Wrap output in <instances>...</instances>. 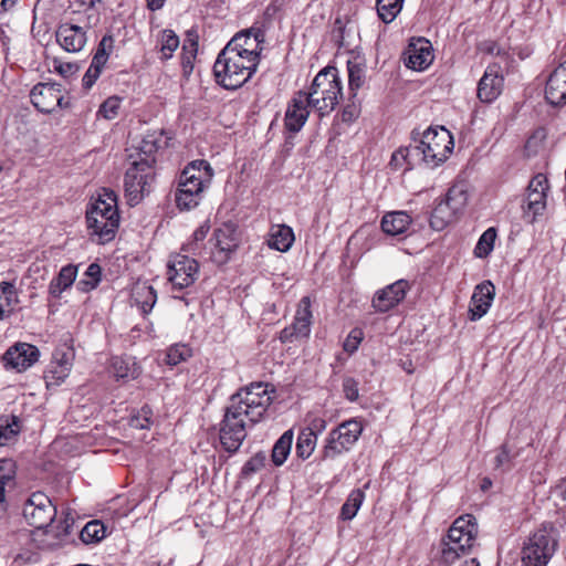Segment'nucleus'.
Returning a JSON list of instances; mask_svg holds the SVG:
<instances>
[{
  "label": "nucleus",
  "instance_id": "58836bf2",
  "mask_svg": "<svg viewBox=\"0 0 566 566\" xmlns=\"http://www.w3.org/2000/svg\"><path fill=\"white\" fill-rule=\"evenodd\" d=\"M419 154L418 148L413 147V145L399 148L392 154L390 165L396 169L400 168L403 163H407L409 166L417 165L420 163Z\"/></svg>",
  "mask_w": 566,
  "mask_h": 566
},
{
  "label": "nucleus",
  "instance_id": "69168bd1",
  "mask_svg": "<svg viewBox=\"0 0 566 566\" xmlns=\"http://www.w3.org/2000/svg\"><path fill=\"white\" fill-rule=\"evenodd\" d=\"M56 69L57 72L64 77H67L77 71V66L72 63H61Z\"/></svg>",
  "mask_w": 566,
  "mask_h": 566
},
{
  "label": "nucleus",
  "instance_id": "8fccbe9b",
  "mask_svg": "<svg viewBox=\"0 0 566 566\" xmlns=\"http://www.w3.org/2000/svg\"><path fill=\"white\" fill-rule=\"evenodd\" d=\"M85 274L90 280L80 281V284L83 285V290L90 291V290L95 289L101 281V274H102L101 266L97 263H91L88 265Z\"/></svg>",
  "mask_w": 566,
  "mask_h": 566
},
{
  "label": "nucleus",
  "instance_id": "bf43d9fd",
  "mask_svg": "<svg viewBox=\"0 0 566 566\" xmlns=\"http://www.w3.org/2000/svg\"><path fill=\"white\" fill-rule=\"evenodd\" d=\"M512 458L513 455L511 454V449L509 448L507 444H503L501 447L499 454L495 457V467L502 468L509 464Z\"/></svg>",
  "mask_w": 566,
  "mask_h": 566
},
{
  "label": "nucleus",
  "instance_id": "f3484780",
  "mask_svg": "<svg viewBox=\"0 0 566 566\" xmlns=\"http://www.w3.org/2000/svg\"><path fill=\"white\" fill-rule=\"evenodd\" d=\"M410 290L406 280H398L376 292L373 297V307L376 312L386 313L397 306Z\"/></svg>",
  "mask_w": 566,
  "mask_h": 566
},
{
  "label": "nucleus",
  "instance_id": "de8ad7c7",
  "mask_svg": "<svg viewBox=\"0 0 566 566\" xmlns=\"http://www.w3.org/2000/svg\"><path fill=\"white\" fill-rule=\"evenodd\" d=\"M74 357V349L71 346L63 344L55 348L53 353V364L71 370Z\"/></svg>",
  "mask_w": 566,
  "mask_h": 566
},
{
  "label": "nucleus",
  "instance_id": "ddd939ff",
  "mask_svg": "<svg viewBox=\"0 0 566 566\" xmlns=\"http://www.w3.org/2000/svg\"><path fill=\"white\" fill-rule=\"evenodd\" d=\"M211 261L218 265L227 263L240 243L239 233L232 223H226L214 231L210 239Z\"/></svg>",
  "mask_w": 566,
  "mask_h": 566
},
{
  "label": "nucleus",
  "instance_id": "a19ab883",
  "mask_svg": "<svg viewBox=\"0 0 566 566\" xmlns=\"http://www.w3.org/2000/svg\"><path fill=\"white\" fill-rule=\"evenodd\" d=\"M248 29L239 31L223 50H231V56L248 61Z\"/></svg>",
  "mask_w": 566,
  "mask_h": 566
},
{
  "label": "nucleus",
  "instance_id": "603ef678",
  "mask_svg": "<svg viewBox=\"0 0 566 566\" xmlns=\"http://www.w3.org/2000/svg\"><path fill=\"white\" fill-rule=\"evenodd\" d=\"M150 416L151 410L148 407H144L136 416L132 417L129 424L136 429H147L151 423Z\"/></svg>",
  "mask_w": 566,
  "mask_h": 566
},
{
  "label": "nucleus",
  "instance_id": "72a5a7b5",
  "mask_svg": "<svg viewBox=\"0 0 566 566\" xmlns=\"http://www.w3.org/2000/svg\"><path fill=\"white\" fill-rule=\"evenodd\" d=\"M293 437V430H286L273 446L271 458L276 467L282 465L286 461L291 452Z\"/></svg>",
  "mask_w": 566,
  "mask_h": 566
},
{
  "label": "nucleus",
  "instance_id": "f704fd0d",
  "mask_svg": "<svg viewBox=\"0 0 566 566\" xmlns=\"http://www.w3.org/2000/svg\"><path fill=\"white\" fill-rule=\"evenodd\" d=\"M405 0H376L379 19L384 23L392 22L402 10Z\"/></svg>",
  "mask_w": 566,
  "mask_h": 566
},
{
  "label": "nucleus",
  "instance_id": "774afa93",
  "mask_svg": "<svg viewBox=\"0 0 566 566\" xmlns=\"http://www.w3.org/2000/svg\"><path fill=\"white\" fill-rule=\"evenodd\" d=\"M556 490L558 492V495L566 501V478L560 480L558 485L556 486Z\"/></svg>",
  "mask_w": 566,
  "mask_h": 566
},
{
  "label": "nucleus",
  "instance_id": "5701e85b",
  "mask_svg": "<svg viewBox=\"0 0 566 566\" xmlns=\"http://www.w3.org/2000/svg\"><path fill=\"white\" fill-rule=\"evenodd\" d=\"M55 36L57 43L70 53L80 52L87 41L85 28L71 22L61 23Z\"/></svg>",
  "mask_w": 566,
  "mask_h": 566
},
{
  "label": "nucleus",
  "instance_id": "473e14b6",
  "mask_svg": "<svg viewBox=\"0 0 566 566\" xmlns=\"http://www.w3.org/2000/svg\"><path fill=\"white\" fill-rule=\"evenodd\" d=\"M15 286L10 282L0 283V321L9 317L18 304Z\"/></svg>",
  "mask_w": 566,
  "mask_h": 566
},
{
  "label": "nucleus",
  "instance_id": "423d86ee",
  "mask_svg": "<svg viewBox=\"0 0 566 566\" xmlns=\"http://www.w3.org/2000/svg\"><path fill=\"white\" fill-rule=\"evenodd\" d=\"M242 392L248 395V387H243L231 397V406L220 429V442L228 452H235L247 437L245 419L248 418V403L242 399L237 401Z\"/></svg>",
  "mask_w": 566,
  "mask_h": 566
},
{
  "label": "nucleus",
  "instance_id": "2eb2a0df",
  "mask_svg": "<svg viewBox=\"0 0 566 566\" xmlns=\"http://www.w3.org/2000/svg\"><path fill=\"white\" fill-rule=\"evenodd\" d=\"M313 314L310 296H303L295 312L293 323L280 332L279 339L282 343H292L296 339L307 338L311 334Z\"/></svg>",
  "mask_w": 566,
  "mask_h": 566
},
{
  "label": "nucleus",
  "instance_id": "5fc2aeb1",
  "mask_svg": "<svg viewBox=\"0 0 566 566\" xmlns=\"http://www.w3.org/2000/svg\"><path fill=\"white\" fill-rule=\"evenodd\" d=\"M102 71V66L91 63L90 67L87 69L86 73L82 78L83 87L86 90L91 88L99 77Z\"/></svg>",
  "mask_w": 566,
  "mask_h": 566
},
{
  "label": "nucleus",
  "instance_id": "bb28decb",
  "mask_svg": "<svg viewBox=\"0 0 566 566\" xmlns=\"http://www.w3.org/2000/svg\"><path fill=\"white\" fill-rule=\"evenodd\" d=\"M15 463L11 459L0 460V518L4 517L8 510L6 497L7 489L15 485Z\"/></svg>",
  "mask_w": 566,
  "mask_h": 566
},
{
  "label": "nucleus",
  "instance_id": "aec40b11",
  "mask_svg": "<svg viewBox=\"0 0 566 566\" xmlns=\"http://www.w3.org/2000/svg\"><path fill=\"white\" fill-rule=\"evenodd\" d=\"M310 103L306 101L305 92L298 91L287 105L284 126L290 133L300 132L310 116Z\"/></svg>",
  "mask_w": 566,
  "mask_h": 566
},
{
  "label": "nucleus",
  "instance_id": "c03bdc74",
  "mask_svg": "<svg viewBox=\"0 0 566 566\" xmlns=\"http://www.w3.org/2000/svg\"><path fill=\"white\" fill-rule=\"evenodd\" d=\"M179 46V38L172 30H164L160 38V53L164 60L172 56V53Z\"/></svg>",
  "mask_w": 566,
  "mask_h": 566
},
{
  "label": "nucleus",
  "instance_id": "6ab92c4d",
  "mask_svg": "<svg viewBox=\"0 0 566 566\" xmlns=\"http://www.w3.org/2000/svg\"><path fill=\"white\" fill-rule=\"evenodd\" d=\"M504 76L499 64H490L478 84V97L483 103L495 101L502 93Z\"/></svg>",
  "mask_w": 566,
  "mask_h": 566
},
{
  "label": "nucleus",
  "instance_id": "6e6d98bb",
  "mask_svg": "<svg viewBox=\"0 0 566 566\" xmlns=\"http://www.w3.org/2000/svg\"><path fill=\"white\" fill-rule=\"evenodd\" d=\"M343 391L349 401H356L359 397L358 384L354 378H345L343 380Z\"/></svg>",
  "mask_w": 566,
  "mask_h": 566
},
{
  "label": "nucleus",
  "instance_id": "9d476101",
  "mask_svg": "<svg viewBox=\"0 0 566 566\" xmlns=\"http://www.w3.org/2000/svg\"><path fill=\"white\" fill-rule=\"evenodd\" d=\"M154 180V171L150 160L142 158L132 164L124 177L125 197L129 206H136L143 199L147 187Z\"/></svg>",
  "mask_w": 566,
  "mask_h": 566
},
{
  "label": "nucleus",
  "instance_id": "f257e3e1",
  "mask_svg": "<svg viewBox=\"0 0 566 566\" xmlns=\"http://www.w3.org/2000/svg\"><path fill=\"white\" fill-rule=\"evenodd\" d=\"M86 223L90 237L98 244L115 239L119 227L117 195L114 190L103 188L95 201L86 210Z\"/></svg>",
  "mask_w": 566,
  "mask_h": 566
},
{
  "label": "nucleus",
  "instance_id": "c9c22d12",
  "mask_svg": "<svg viewBox=\"0 0 566 566\" xmlns=\"http://www.w3.org/2000/svg\"><path fill=\"white\" fill-rule=\"evenodd\" d=\"M365 493L360 489L353 490L340 510V517L344 521L353 520L360 509Z\"/></svg>",
  "mask_w": 566,
  "mask_h": 566
},
{
  "label": "nucleus",
  "instance_id": "052dcab7",
  "mask_svg": "<svg viewBox=\"0 0 566 566\" xmlns=\"http://www.w3.org/2000/svg\"><path fill=\"white\" fill-rule=\"evenodd\" d=\"M157 149H158V144L155 139L146 138L143 140L142 146H140V151L147 156L146 158L150 160L151 165L155 160L151 159L150 156L154 153H156Z\"/></svg>",
  "mask_w": 566,
  "mask_h": 566
},
{
  "label": "nucleus",
  "instance_id": "f8f14e48",
  "mask_svg": "<svg viewBox=\"0 0 566 566\" xmlns=\"http://www.w3.org/2000/svg\"><path fill=\"white\" fill-rule=\"evenodd\" d=\"M23 516L30 525L42 530L55 520L56 506L43 492H34L23 505Z\"/></svg>",
  "mask_w": 566,
  "mask_h": 566
},
{
  "label": "nucleus",
  "instance_id": "7c9ffc66",
  "mask_svg": "<svg viewBox=\"0 0 566 566\" xmlns=\"http://www.w3.org/2000/svg\"><path fill=\"white\" fill-rule=\"evenodd\" d=\"M77 268L67 264L63 266L59 274L50 282L49 293L53 297H59L63 291L69 289L76 279Z\"/></svg>",
  "mask_w": 566,
  "mask_h": 566
},
{
  "label": "nucleus",
  "instance_id": "2f4dec72",
  "mask_svg": "<svg viewBox=\"0 0 566 566\" xmlns=\"http://www.w3.org/2000/svg\"><path fill=\"white\" fill-rule=\"evenodd\" d=\"M135 304L139 307L144 315L153 310L157 301V294L153 286L147 284H137L132 293Z\"/></svg>",
  "mask_w": 566,
  "mask_h": 566
},
{
  "label": "nucleus",
  "instance_id": "e433bc0d",
  "mask_svg": "<svg viewBox=\"0 0 566 566\" xmlns=\"http://www.w3.org/2000/svg\"><path fill=\"white\" fill-rule=\"evenodd\" d=\"M20 432V420L17 416L0 418V446L8 444Z\"/></svg>",
  "mask_w": 566,
  "mask_h": 566
},
{
  "label": "nucleus",
  "instance_id": "0e129e2a",
  "mask_svg": "<svg viewBox=\"0 0 566 566\" xmlns=\"http://www.w3.org/2000/svg\"><path fill=\"white\" fill-rule=\"evenodd\" d=\"M358 116V108L356 105H346L342 112L343 122H352Z\"/></svg>",
  "mask_w": 566,
  "mask_h": 566
},
{
  "label": "nucleus",
  "instance_id": "393cba45",
  "mask_svg": "<svg viewBox=\"0 0 566 566\" xmlns=\"http://www.w3.org/2000/svg\"><path fill=\"white\" fill-rule=\"evenodd\" d=\"M545 97L549 104L555 106L566 104V61L549 75L546 82Z\"/></svg>",
  "mask_w": 566,
  "mask_h": 566
},
{
  "label": "nucleus",
  "instance_id": "f03ea898",
  "mask_svg": "<svg viewBox=\"0 0 566 566\" xmlns=\"http://www.w3.org/2000/svg\"><path fill=\"white\" fill-rule=\"evenodd\" d=\"M212 175V168L206 160H196L189 164L179 177L175 193L177 207L181 210L196 208L201 201Z\"/></svg>",
  "mask_w": 566,
  "mask_h": 566
},
{
  "label": "nucleus",
  "instance_id": "9b49d317",
  "mask_svg": "<svg viewBox=\"0 0 566 566\" xmlns=\"http://www.w3.org/2000/svg\"><path fill=\"white\" fill-rule=\"evenodd\" d=\"M467 201L468 196L462 187H451L447 192L446 199L440 201L431 213V228L437 231L443 230L455 220L457 214L465 207Z\"/></svg>",
  "mask_w": 566,
  "mask_h": 566
},
{
  "label": "nucleus",
  "instance_id": "20e7f679",
  "mask_svg": "<svg viewBox=\"0 0 566 566\" xmlns=\"http://www.w3.org/2000/svg\"><path fill=\"white\" fill-rule=\"evenodd\" d=\"M343 95L342 81L335 66H326L314 77L306 101L316 109L319 116L333 112Z\"/></svg>",
  "mask_w": 566,
  "mask_h": 566
},
{
  "label": "nucleus",
  "instance_id": "3c124183",
  "mask_svg": "<svg viewBox=\"0 0 566 566\" xmlns=\"http://www.w3.org/2000/svg\"><path fill=\"white\" fill-rule=\"evenodd\" d=\"M70 369L53 364L45 373V380L48 385H60L67 376Z\"/></svg>",
  "mask_w": 566,
  "mask_h": 566
},
{
  "label": "nucleus",
  "instance_id": "49530a36",
  "mask_svg": "<svg viewBox=\"0 0 566 566\" xmlns=\"http://www.w3.org/2000/svg\"><path fill=\"white\" fill-rule=\"evenodd\" d=\"M191 356V349L185 344H176L168 348L166 363L176 366Z\"/></svg>",
  "mask_w": 566,
  "mask_h": 566
},
{
  "label": "nucleus",
  "instance_id": "dca6fc26",
  "mask_svg": "<svg viewBox=\"0 0 566 566\" xmlns=\"http://www.w3.org/2000/svg\"><path fill=\"white\" fill-rule=\"evenodd\" d=\"M31 102L36 109L42 113H52L56 107H67L69 103L64 102L62 86L56 83H39L30 93Z\"/></svg>",
  "mask_w": 566,
  "mask_h": 566
},
{
  "label": "nucleus",
  "instance_id": "6e6552de",
  "mask_svg": "<svg viewBox=\"0 0 566 566\" xmlns=\"http://www.w3.org/2000/svg\"><path fill=\"white\" fill-rule=\"evenodd\" d=\"M364 427L357 419L343 421L338 427L332 429L323 447L324 459H335L348 452L361 436Z\"/></svg>",
  "mask_w": 566,
  "mask_h": 566
},
{
  "label": "nucleus",
  "instance_id": "338daca9",
  "mask_svg": "<svg viewBox=\"0 0 566 566\" xmlns=\"http://www.w3.org/2000/svg\"><path fill=\"white\" fill-rule=\"evenodd\" d=\"M210 227L208 224H201L195 232H193V241L195 243H198L199 241H203L209 232Z\"/></svg>",
  "mask_w": 566,
  "mask_h": 566
},
{
  "label": "nucleus",
  "instance_id": "c756f323",
  "mask_svg": "<svg viewBox=\"0 0 566 566\" xmlns=\"http://www.w3.org/2000/svg\"><path fill=\"white\" fill-rule=\"evenodd\" d=\"M411 223V218L403 211L388 212L382 217L381 229L389 235L403 233Z\"/></svg>",
  "mask_w": 566,
  "mask_h": 566
},
{
  "label": "nucleus",
  "instance_id": "09e8293b",
  "mask_svg": "<svg viewBox=\"0 0 566 566\" xmlns=\"http://www.w3.org/2000/svg\"><path fill=\"white\" fill-rule=\"evenodd\" d=\"M122 99L118 96H111L99 106L98 114L106 119H113L117 116Z\"/></svg>",
  "mask_w": 566,
  "mask_h": 566
},
{
  "label": "nucleus",
  "instance_id": "c85d7f7f",
  "mask_svg": "<svg viewBox=\"0 0 566 566\" xmlns=\"http://www.w3.org/2000/svg\"><path fill=\"white\" fill-rule=\"evenodd\" d=\"M112 370L117 380L128 381L136 379L140 374V368L134 357L120 356L112 358Z\"/></svg>",
  "mask_w": 566,
  "mask_h": 566
},
{
  "label": "nucleus",
  "instance_id": "a211bd4d",
  "mask_svg": "<svg viewBox=\"0 0 566 566\" xmlns=\"http://www.w3.org/2000/svg\"><path fill=\"white\" fill-rule=\"evenodd\" d=\"M406 66L415 71L426 70L433 61L432 44L424 38L412 39L405 53Z\"/></svg>",
  "mask_w": 566,
  "mask_h": 566
},
{
  "label": "nucleus",
  "instance_id": "cd10ccee",
  "mask_svg": "<svg viewBox=\"0 0 566 566\" xmlns=\"http://www.w3.org/2000/svg\"><path fill=\"white\" fill-rule=\"evenodd\" d=\"M294 232L291 227L279 224L271 228L268 240V250L287 252L294 242Z\"/></svg>",
  "mask_w": 566,
  "mask_h": 566
},
{
  "label": "nucleus",
  "instance_id": "a18cd8bd",
  "mask_svg": "<svg viewBox=\"0 0 566 566\" xmlns=\"http://www.w3.org/2000/svg\"><path fill=\"white\" fill-rule=\"evenodd\" d=\"M348 85L353 96H356V92L363 86L365 82V71L358 63L348 61Z\"/></svg>",
  "mask_w": 566,
  "mask_h": 566
},
{
  "label": "nucleus",
  "instance_id": "4c0bfd02",
  "mask_svg": "<svg viewBox=\"0 0 566 566\" xmlns=\"http://www.w3.org/2000/svg\"><path fill=\"white\" fill-rule=\"evenodd\" d=\"M106 535L104 524L98 520H93L85 524L80 533V538L84 544L101 542Z\"/></svg>",
  "mask_w": 566,
  "mask_h": 566
},
{
  "label": "nucleus",
  "instance_id": "39448f33",
  "mask_svg": "<svg viewBox=\"0 0 566 566\" xmlns=\"http://www.w3.org/2000/svg\"><path fill=\"white\" fill-rule=\"evenodd\" d=\"M559 532L549 522L543 523L530 535L522 547L524 566H546L558 546Z\"/></svg>",
  "mask_w": 566,
  "mask_h": 566
},
{
  "label": "nucleus",
  "instance_id": "412c9836",
  "mask_svg": "<svg viewBox=\"0 0 566 566\" xmlns=\"http://www.w3.org/2000/svg\"><path fill=\"white\" fill-rule=\"evenodd\" d=\"M547 190L548 180L543 174H537L530 181L525 202L527 211L533 214L532 221L545 211Z\"/></svg>",
  "mask_w": 566,
  "mask_h": 566
},
{
  "label": "nucleus",
  "instance_id": "e2e57ef3",
  "mask_svg": "<svg viewBox=\"0 0 566 566\" xmlns=\"http://www.w3.org/2000/svg\"><path fill=\"white\" fill-rule=\"evenodd\" d=\"M266 461L264 452H258L250 459V472L261 469Z\"/></svg>",
  "mask_w": 566,
  "mask_h": 566
},
{
  "label": "nucleus",
  "instance_id": "a878e982",
  "mask_svg": "<svg viewBox=\"0 0 566 566\" xmlns=\"http://www.w3.org/2000/svg\"><path fill=\"white\" fill-rule=\"evenodd\" d=\"M271 405L266 386L261 382L250 384V422H258Z\"/></svg>",
  "mask_w": 566,
  "mask_h": 566
},
{
  "label": "nucleus",
  "instance_id": "680f3d73",
  "mask_svg": "<svg viewBox=\"0 0 566 566\" xmlns=\"http://www.w3.org/2000/svg\"><path fill=\"white\" fill-rule=\"evenodd\" d=\"M182 49L184 51L189 52L190 56L193 57L198 50V36L192 32H188Z\"/></svg>",
  "mask_w": 566,
  "mask_h": 566
},
{
  "label": "nucleus",
  "instance_id": "37998d69",
  "mask_svg": "<svg viewBox=\"0 0 566 566\" xmlns=\"http://www.w3.org/2000/svg\"><path fill=\"white\" fill-rule=\"evenodd\" d=\"M113 49H114L113 35H111V34L104 35L97 45L96 52L92 59V63L104 67L111 53L113 52Z\"/></svg>",
  "mask_w": 566,
  "mask_h": 566
},
{
  "label": "nucleus",
  "instance_id": "1a4fd4ad",
  "mask_svg": "<svg viewBox=\"0 0 566 566\" xmlns=\"http://www.w3.org/2000/svg\"><path fill=\"white\" fill-rule=\"evenodd\" d=\"M231 50H222L213 65V74L218 84L227 90H237L248 82V62L231 56Z\"/></svg>",
  "mask_w": 566,
  "mask_h": 566
},
{
  "label": "nucleus",
  "instance_id": "7ed1b4c3",
  "mask_svg": "<svg viewBox=\"0 0 566 566\" xmlns=\"http://www.w3.org/2000/svg\"><path fill=\"white\" fill-rule=\"evenodd\" d=\"M478 533L476 518L472 514H464L455 518L441 542L443 563L452 565L461 556L470 554L475 545Z\"/></svg>",
  "mask_w": 566,
  "mask_h": 566
},
{
  "label": "nucleus",
  "instance_id": "864d4df0",
  "mask_svg": "<svg viewBox=\"0 0 566 566\" xmlns=\"http://www.w3.org/2000/svg\"><path fill=\"white\" fill-rule=\"evenodd\" d=\"M250 38H253L258 44L255 50L250 51V62H251V61H255L260 56V54L263 50L261 44L264 42V32L260 28L250 27Z\"/></svg>",
  "mask_w": 566,
  "mask_h": 566
},
{
  "label": "nucleus",
  "instance_id": "4d7b16f0",
  "mask_svg": "<svg viewBox=\"0 0 566 566\" xmlns=\"http://www.w3.org/2000/svg\"><path fill=\"white\" fill-rule=\"evenodd\" d=\"M361 335L363 333L360 329H353L344 342V350L347 353H354L361 342Z\"/></svg>",
  "mask_w": 566,
  "mask_h": 566
},
{
  "label": "nucleus",
  "instance_id": "4be33fe9",
  "mask_svg": "<svg viewBox=\"0 0 566 566\" xmlns=\"http://www.w3.org/2000/svg\"><path fill=\"white\" fill-rule=\"evenodd\" d=\"M39 349L34 345L17 343L4 353L2 359L6 366L22 371L31 367L39 359Z\"/></svg>",
  "mask_w": 566,
  "mask_h": 566
},
{
  "label": "nucleus",
  "instance_id": "0eeeda50",
  "mask_svg": "<svg viewBox=\"0 0 566 566\" xmlns=\"http://www.w3.org/2000/svg\"><path fill=\"white\" fill-rule=\"evenodd\" d=\"M419 150V161L430 165L431 167L438 166L443 163L453 149L452 135L443 126L429 127L422 134L419 144L413 145Z\"/></svg>",
  "mask_w": 566,
  "mask_h": 566
},
{
  "label": "nucleus",
  "instance_id": "79ce46f5",
  "mask_svg": "<svg viewBox=\"0 0 566 566\" xmlns=\"http://www.w3.org/2000/svg\"><path fill=\"white\" fill-rule=\"evenodd\" d=\"M495 239L496 230L494 228L486 229L474 248L475 256L486 258L493 251Z\"/></svg>",
  "mask_w": 566,
  "mask_h": 566
},
{
  "label": "nucleus",
  "instance_id": "b1692460",
  "mask_svg": "<svg viewBox=\"0 0 566 566\" xmlns=\"http://www.w3.org/2000/svg\"><path fill=\"white\" fill-rule=\"evenodd\" d=\"M494 295L495 287L490 281L475 286L469 307L471 321H478L488 313Z\"/></svg>",
  "mask_w": 566,
  "mask_h": 566
},
{
  "label": "nucleus",
  "instance_id": "4468645a",
  "mask_svg": "<svg viewBox=\"0 0 566 566\" xmlns=\"http://www.w3.org/2000/svg\"><path fill=\"white\" fill-rule=\"evenodd\" d=\"M199 273L198 262L184 254L171 256L168 263V280L174 289L184 290L195 283Z\"/></svg>",
  "mask_w": 566,
  "mask_h": 566
},
{
  "label": "nucleus",
  "instance_id": "13d9d810",
  "mask_svg": "<svg viewBox=\"0 0 566 566\" xmlns=\"http://www.w3.org/2000/svg\"><path fill=\"white\" fill-rule=\"evenodd\" d=\"M326 426L327 423L324 418L314 416L310 419L307 427L303 430L311 431L317 438V436L326 429Z\"/></svg>",
  "mask_w": 566,
  "mask_h": 566
},
{
  "label": "nucleus",
  "instance_id": "ea45409f",
  "mask_svg": "<svg viewBox=\"0 0 566 566\" xmlns=\"http://www.w3.org/2000/svg\"><path fill=\"white\" fill-rule=\"evenodd\" d=\"M317 443V438L311 431H300L296 441V454L298 458L305 460L308 459L314 452Z\"/></svg>",
  "mask_w": 566,
  "mask_h": 566
}]
</instances>
